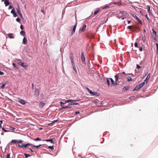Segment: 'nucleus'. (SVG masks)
<instances>
[{
    "instance_id": "obj_21",
    "label": "nucleus",
    "mask_w": 158,
    "mask_h": 158,
    "mask_svg": "<svg viewBox=\"0 0 158 158\" xmlns=\"http://www.w3.org/2000/svg\"><path fill=\"white\" fill-rule=\"evenodd\" d=\"M157 34H152V37L153 39L157 41V39L156 38Z\"/></svg>"
},
{
    "instance_id": "obj_6",
    "label": "nucleus",
    "mask_w": 158,
    "mask_h": 158,
    "mask_svg": "<svg viewBox=\"0 0 158 158\" xmlns=\"http://www.w3.org/2000/svg\"><path fill=\"white\" fill-rule=\"evenodd\" d=\"M81 58L83 64L85 65L86 64L85 62V56L84 53L83 52H81Z\"/></svg>"
},
{
    "instance_id": "obj_46",
    "label": "nucleus",
    "mask_w": 158,
    "mask_h": 158,
    "mask_svg": "<svg viewBox=\"0 0 158 158\" xmlns=\"http://www.w3.org/2000/svg\"><path fill=\"white\" fill-rule=\"evenodd\" d=\"M148 11L149 13H150V7L149 6H148Z\"/></svg>"
},
{
    "instance_id": "obj_61",
    "label": "nucleus",
    "mask_w": 158,
    "mask_h": 158,
    "mask_svg": "<svg viewBox=\"0 0 158 158\" xmlns=\"http://www.w3.org/2000/svg\"><path fill=\"white\" fill-rule=\"evenodd\" d=\"M20 28L22 30H23L24 29V27H23V26L21 24L20 25Z\"/></svg>"
},
{
    "instance_id": "obj_28",
    "label": "nucleus",
    "mask_w": 158,
    "mask_h": 158,
    "mask_svg": "<svg viewBox=\"0 0 158 158\" xmlns=\"http://www.w3.org/2000/svg\"><path fill=\"white\" fill-rule=\"evenodd\" d=\"M24 155L25 156V158H27L28 157H30L31 156V155H30L28 154H27L26 153H24Z\"/></svg>"
},
{
    "instance_id": "obj_56",
    "label": "nucleus",
    "mask_w": 158,
    "mask_h": 158,
    "mask_svg": "<svg viewBox=\"0 0 158 158\" xmlns=\"http://www.w3.org/2000/svg\"><path fill=\"white\" fill-rule=\"evenodd\" d=\"M88 37L89 38L93 39V38H94V36L93 35H91L90 36H88Z\"/></svg>"
},
{
    "instance_id": "obj_7",
    "label": "nucleus",
    "mask_w": 158,
    "mask_h": 158,
    "mask_svg": "<svg viewBox=\"0 0 158 158\" xmlns=\"http://www.w3.org/2000/svg\"><path fill=\"white\" fill-rule=\"evenodd\" d=\"M16 9L17 12V13L19 15V16L22 15V13L21 12V10L19 6L18 3H17V7L16 8Z\"/></svg>"
},
{
    "instance_id": "obj_52",
    "label": "nucleus",
    "mask_w": 158,
    "mask_h": 158,
    "mask_svg": "<svg viewBox=\"0 0 158 158\" xmlns=\"http://www.w3.org/2000/svg\"><path fill=\"white\" fill-rule=\"evenodd\" d=\"M16 21L18 22H19L21 21L19 17H18L16 19Z\"/></svg>"
},
{
    "instance_id": "obj_22",
    "label": "nucleus",
    "mask_w": 158,
    "mask_h": 158,
    "mask_svg": "<svg viewBox=\"0 0 158 158\" xmlns=\"http://www.w3.org/2000/svg\"><path fill=\"white\" fill-rule=\"evenodd\" d=\"M129 89V87L128 86H124L123 88V91L125 92V91H126L127 90H128Z\"/></svg>"
},
{
    "instance_id": "obj_32",
    "label": "nucleus",
    "mask_w": 158,
    "mask_h": 158,
    "mask_svg": "<svg viewBox=\"0 0 158 158\" xmlns=\"http://www.w3.org/2000/svg\"><path fill=\"white\" fill-rule=\"evenodd\" d=\"M23 141L21 139L18 140L17 145H18V144H19V145H20V144L22 143L23 142Z\"/></svg>"
},
{
    "instance_id": "obj_15",
    "label": "nucleus",
    "mask_w": 158,
    "mask_h": 158,
    "mask_svg": "<svg viewBox=\"0 0 158 158\" xmlns=\"http://www.w3.org/2000/svg\"><path fill=\"white\" fill-rule=\"evenodd\" d=\"M8 36L10 39H14L15 37L13 36V33H9L7 34Z\"/></svg>"
},
{
    "instance_id": "obj_9",
    "label": "nucleus",
    "mask_w": 158,
    "mask_h": 158,
    "mask_svg": "<svg viewBox=\"0 0 158 158\" xmlns=\"http://www.w3.org/2000/svg\"><path fill=\"white\" fill-rule=\"evenodd\" d=\"M142 87V86H141V84H140L136 86L134 89L132 91H134L135 90H138L141 88Z\"/></svg>"
},
{
    "instance_id": "obj_2",
    "label": "nucleus",
    "mask_w": 158,
    "mask_h": 158,
    "mask_svg": "<svg viewBox=\"0 0 158 158\" xmlns=\"http://www.w3.org/2000/svg\"><path fill=\"white\" fill-rule=\"evenodd\" d=\"M85 89L87 90L89 94L92 96H98L100 95V94L97 92H93L88 87H86L85 88Z\"/></svg>"
},
{
    "instance_id": "obj_20",
    "label": "nucleus",
    "mask_w": 158,
    "mask_h": 158,
    "mask_svg": "<svg viewBox=\"0 0 158 158\" xmlns=\"http://www.w3.org/2000/svg\"><path fill=\"white\" fill-rule=\"evenodd\" d=\"M100 11V9L99 8H97L96 9V10H95L94 12V15H96Z\"/></svg>"
},
{
    "instance_id": "obj_58",
    "label": "nucleus",
    "mask_w": 158,
    "mask_h": 158,
    "mask_svg": "<svg viewBox=\"0 0 158 158\" xmlns=\"http://www.w3.org/2000/svg\"><path fill=\"white\" fill-rule=\"evenodd\" d=\"M58 121V119H56V120H54L53 121V123H51L50 124H52V123H56V122H57Z\"/></svg>"
},
{
    "instance_id": "obj_23",
    "label": "nucleus",
    "mask_w": 158,
    "mask_h": 158,
    "mask_svg": "<svg viewBox=\"0 0 158 158\" xmlns=\"http://www.w3.org/2000/svg\"><path fill=\"white\" fill-rule=\"evenodd\" d=\"M33 140L35 141H45V140L41 139L39 137H37L36 139H33Z\"/></svg>"
},
{
    "instance_id": "obj_26",
    "label": "nucleus",
    "mask_w": 158,
    "mask_h": 158,
    "mask_svg": "<svg viewBox=\"0 0 158 158\" xmlns=\"http://www.w3.org/2000/svg\"><path fill=\"white\" fill-rule=\"evenodd\" d=\"M20 35L22 36H24L25 35V31H24L22 30L20 32Z\"/></svg>"
},
{
    "instance_id": "obj_49",
    "label": "nucleus",
    "mask_w": 158,
    "mask_h": 158,
    "mask_svg": "<svg viewBox=\"0 0 158 158\" xmlns=\"http://www.w3.org/2000/svg\"><path fill=\"white\" fill-rule=\"evenodd\" d=\"M145 17L146 18L147 20H148V21H149L150 20V19H149V17H148V15L147 14H146L145 15Z\"/></svg>"
},
{
    "instance_id": "obj_64",
    "label": "nucleus",
    "mask_w": 158,
    "mask_h": 158,
    "mask_svg": "<svg viewBox=\"0 0 158 158\" xmlns=\"http://www.w3.org/2000/svg\"><path fill=\"white\" fill-rule=\"evenodd\" d=\"M13 16L14 17H16L17 16V14L16 13H14V14H13Z\"/></svg>"
},
{
    "instance_id": "obj_8",
    "label": "nucleus",
    "mask_w": 158,
    "mask_h": 158,
    "mask_svg": "<svg viewBox=\"0 0 158 158\" xmlns=\"http://www.w3.org/2000/svg\"><path fill=\"white\" fill-rule=\"evenodd\" d=\"M18 100L19 102L23 105H25L26 103V102L25 100L21 99L20 98H18Z\"/></svg>"
},
{
    "instance_id": "obj_48",
    "label": "nucleus",
    "mask_w": 158,
    "mask_h": 158,
    "mask_svg": "<svg viewBox=\"0 0 158 158\" xmlns=\"http://www.w3.org/2000/svg\"><path fill=\"white\" fill-rule=\"evenodd\" d=\"M145 83H146V81H143L140 83V84L141 85V86L143 87V86L145 85Z\"/></svg>"
},
{
    "instance_id": "obj_41",
    "label": "nucleus",
    "mask_w": 158,
    "mask_h": 158,
    "mask_svg": "<svg viewBox=\"0 0 158 158\" xmlns=\"http://www.w3.org/2000/svg\"><path fill=\"white\" fill-rule=\"evenodd\" d=\"M48 147L49 148L51 149L52 150L54 149V148L53 145L52 146H48Z\"/></svg>"
},
{
    "instance_id": "obj_11",
    "label": "nucleus",
    "mask_w": 158,
    "mask_h": 158,
    "mask_svg": "<svg viewBox=\"0 0 158 158\" xmlns=\"http://www.w3.org/2000/svg\"><path fill=\"white\" fill-rule=\"evenodd\" d=\"M151 74L150 73L148 74L147 76L146 77V78L144 80L145 81H146V83L147 84L148 83V81L150 77Z\"/></svg>"
},
{
    "instance_id": "obj_4",
    "label": "nucleus",
    "mask_w": 158,
    "mask_h": 158,
    "mask_svg": "<svg viewBox=\"0 0 158 158\" xmlns=\"http://www.w3.org/2000/svg\"><path fill=\"white\" fill-rule=\"evenodd\" d=\"M18 64L19 65H20L21 66L24 67L25 69H27L28 67V65L27 64L23 62L20 61L18 62Z\"/></svg>"
},
{
    "instance_id": "obj_62",
    "label": "nucleus",
    "mask_w": 158,
    "mask_h": 158,
    "mask_svg": "<svg viewBox=\"0 0 158 158\" xmlns=\"http://www.w3.org/2000/svg\"><path fill=\"white\" fill-rule=\"evenodd\" d=\"M12 7H13V6H12V5H10L8 7V9L9 10H10V9H11L12 8Z\"/></svg>"
},
{
    "instance_id": "obj_51",
    "label": "nucleus",
    "mask_w": 158,
    "mask_h": 158,
    "mask_svg": "<svg viewBox=\"0 0 158 158\" xmlns=\"http://www.w3.org/2000/svg\"><path fill=\"white\" fill-rule=\"evenodd\" d=\"M146 40V38L145 37V36H144L142 38V40H143V42H145V41Z\"/></svg>"
},
{
    "instance_id": "obj_38",
    "label": "nucleus",
    "mask_w": 158,
    "mask_h": 158,
    "mask_svg": "<svg viewBox=\"0 0 158 158\" xmlns=\"http://www.w3.org/2000/svg\"><path fill=\"white\" fill-rule=\"evenodd\" d=\"M44 96L43 94H40V99L41 100H42L44 98Z\"/></svg>"
},
{
    "instance_id": "obj_29",
    "label": "nucleus",
    "mask_w": 158,
    "mask_h": 158,
    "mask_svg": "<svg viewBox=\"0 0 158 158\" xmlns=\"http://www.w3.org/2000/svg\"><path fill=\"white\" fill-rule=\"evenodd\" d=\"M73 69L74 70L75 72V73L76 74H77V69H76V66L75 65H74V66H73Z\"/></svg>"
},
{
    "instance_id": "obj_47",
    "label": "nucleus",
    "mask_w": 158,
    "mask_h": 158,
    "mask_svg": "<svg viewBox=\"0 0 158 158\" xmlns=\"http://www.w3.org/2000/svg\"><path fill=\"white\" fill-rule=\"evenodd\" d=\"M120 13L121 14H124L125 13L127 14V13L125 11H120Z\"/></svg>"
},
{
    "instance_id": "obj_34",
    "label": "nucleus",
    "mask_w": 158,
    "mask_h": 158,
    "mask_svg": "<svg viewBox=\"0 0 158 158\" xmlns=\"http://www.w3.org/2000/svg\"><path fill=\"white\" fill-rule=\"evenodd\" d=\"M11 142L12 143H18V140L16 139H12L11 141Z\"/></svg>"
},
{
    "instance_id": "obj_13",
    "label": "nucleus",
    "mask_w": 158,
    "mask_h": 158,
    "mask_svg": "<svg viewBox=\"0 0 158 158\" xmlns=\"http://www.w3.org/2000/svg\"><path fill=\"white\" fill-rule=\"evenodd\" d=\"M27 38L24 37L23 40L22 44H27Z\"/></svg>"
},
{
    "instance_id": "obj_40",
    "label": "nucleus",
    "mask_w": 158,
    "mask_h": 158,
    "mask_svg": "<svg viewBox=\"0 0 158 158\" xmlns=\"http://www.w3.org/2000/svg\"><path fill=\"white\" fill-rule=\"evenodd\" d=\"M133 27L132 25H130V26H128L127 27V29H131L132 28H133V27Z\"/></svg>"
},
{
    "instance_id": "obj_12",
    "label": "nucleus",
    "mask_w": 158,
    "mask_h": 158,
    "mask_svg": "<svg viewBox=\"0 0 158 158\" xmlns=\"http://www.w3.org/2000/svg\"><path fill=\"white\" fill-rule=\"evenodd\" d=\"M55 139L54 138H52L51 139H48L45 140V141H46L47 142H50L51 143H54V142L53 140H55Z\"/></svg>"
},
{
    "instance_id": "obj_39",
    "label": "nucleus",
    "mask_w": 158,
    "mask_h": 158,
    "mask_svg": "<svg viewBox=\"0 0 158 158\" xmlns=\"http://www.w3.org/2000/svg\"><path fill=\"white\" fill-rule=\"evenodd\" d=\"M15 13H16L15 9L14 8H13L11 11V13L13 14Z\"/></svg>"
},
{
    "instance_id": "obj_44",
    "label": "nucleus",
    "mask_w": 158,
    "mask_h": 158,
    "mask_svg": "<svg viewBox=\"0 0 158 158\" xmlns=\"http://www.w3.org/2000/svg\"><path fill=\"white\" fill-rule=\"evenodd\" d=\"M71 64L72 65V66H74V65H75L74 60H71Z\"/></svg>"
},
{
    "instance_id": "obj_54",
    "label": "nucleus",
    "mask_w": 158,
    "mask_h": 158,
    "mask_svg": "<svg viewBox=\"0 0 158 158\" xmlns=\"http://www.w3.org/2000/svg\"><path fill=\"white\" fill-rule=\"evenodd\" d=\"M32 147H33V148H39V147L38 145H34L33 144L32 145Z\"/></svg>"
},
{
    "instance_id": "obj_19",
    "label": "nucleus",
    "mask_w": 158,
    "mask_h": 158,
    "mask_svg": "<svg viewBox=\"0 0 158 158\" xmlns=\"http://www.w3.org/2000/svg\"><path fill=\"white\" fill-rule=\"evenodd\" d=\"M86 27V25L85 24H84L83 27H82L81 31L82 32H84L85 30Z\"/></svg>"
},
{
    "instance_id": "obj_63",
    "label": "nucleus",
    "mask_w": 158,
    "mask_h": 158,
    "mask_svg": "<svg viewBox=\"0 0 158 158\" xmlns=\"http://www.w3.org/2000/svg\"><path fill=\"white\" fill-rule=\"evenodd\" d=\"M6 158H10V153H8L7 155Z\"/></svg>"
},
{
    "instance_id": "obj_5",
    "label": "nucleus",
    "mask_w": 158,
    "mask_h": 158,
    "mask_svg": "<svg viewBox=\"0 0 158 158\" xmlns=\"http://www.w3.org/2000/svg\"><path fill=\"white\" fill-rule=\"evenodd\" d=\"M131 15L137 21H138V22L141 24H142V22L141 20L135 14H131Z\"/></svg>"
},
{
    "instance_id": "obj_57",
    "label": "nucleus",
    "mask_w": 158,
    "mask_h": 158,
    "mask_svg": "<svg viewBox=\"0 0 158 158\" xmlns=\"http://www.w3.org/2000/svg\"><path fill=\"white\" fill-rule=\"evenodd\" d=\"M111 84L112 86H113V84H114V80H111Z\"/></svg>"
},
{
    "instance_id": "obj_16",
    "label": "nucleus",
    "mask_w": 158,
    "mask_h": 158,
    "mask_svg": "<svg viewBox=\"0 0 158 158\" xmlns=\"http://www.w3.org/2000/svg\"><path fill=\"white\" fill-rule=\"evenodd\" d=\"M34 93H35V95L37 96H38L39 95V89L37 88H36L34 91Z\"/></svg>"
},
{
    "instance_id": "obj_59",
    "label": "nucleus",
    "mask_w": 158,
    "mask_h": 158,
    "mask_svg": "<svg viewBox=\"0 0 158 158\" xmlns=\"http://www.w3.org/2000/svg\"><path fill=\"white\" fill-rule=\"evenodd\" d=\"M80 100V99H75V100H73V102H79Z\"/></svg>"
},
{
    "instance_id": "obj_3",
    "label": "nucleus",
    "mask_w": 158,
    "mask_h": 158,
    "mask_svg": "<svg viewBox=\"0 0 158 158\" xmlns=\"http://www.w3.org/2000/svg\"><path fill=\"white\" fill-rule=\"evenodd\" d=\"M33 144L30 143H27L25 144L22 143L21 145H19L18 144V146L19 148H23L24 149L27 148V146H32Z\"/></svg>"
},
{
    "instance_id": "obj_33",
    "label": "nucleus",
    "mask_w": 158,
    "mask_h": 158,
    "mask_svg": "<svg viewBox=\"0 0 158 158\" xmlns=\"http://www.w3.org/2000/svg\"><path fill=\"white\" fill-rule=\"evenodd\" d=\"M127 81H131L133 80V79L131 77L129 76L127 77Z\"/></svg>"
},
{
    "instance_id": "obj_24",
    "label": "nucleus",
    "mask_w": 158,
    "mask_h": 158,
    "mask_svg": "<svg viewBox=\"0 0 158 158\" xmlns=\"http://www.w3.org/2000/svg\"><path fill=\"white\" fill-rule=\"evenodd\" d=\"M114 77L115 78V80L116 81H119V79H120V78H119V76L117 74L115 75Z\"/></svg>"
},
{
    "instance_id": "obj_31",
    "label": "nucleus",
    "mask_w": 158,
    "mask_h": 158,
    "mask_svg": "<svg viewBox=\"0 0 158 158\" xmlns=\"http://www.w3.org/2000/svg\"><path fill=\"white\" fill-rule=\"evenodd\" d=\"M105 83L107 84L108 86H109L110 85V81L108 79H107Z\"/></svg>"
},
{
    "instance_id": "obj_25",
    "label": "nucleus",
    "mask_w": 158,
    "mask_h": 158,
    "mask_svg": "<svg viewBox=\"0 0 158 158\" xmlns=\"http://www.w3.org/2000/svg\"><path fill=\"white\" fill-rule=\"evenodd\" d=\"M101 8L103 9L104 10L106 8H109V6L107 4H106L105 6H104L101 7Z\"/></svg>"
},
{
    "instance_id": "obj_60",
    "label": "nucleus",
    "mask_w": 158,
    "mask_h": 158,
    "mask_svg": "<svg viewBox=\"0 0 158 158\" xmlns=\"http://www.w3.org/2000/svg\"><path fill=\"white\" fill-rule=\"evenodd\" d=\"M138 43L137 42H135L134 44V46L135 47H138Z\"/></svg>"
},
{
    "instance_id": "obj_27",
    "label": "nucleus",
    "mask_w": 158,
    "mask_h": 158,
    "mask_svg": "<svg viewBox=\"0 0 158 158\" xmlns=\"http://www.w3.org/2000/svg\"><path fill=\"white\" fill-rule=\"evenodd\" d=\"M70 59L71 60H73V55L72 53H71L70 55Z\"/></svg>"
},
{
    "instance_id": "obj_18",
    "label": "nucleus",
    "mask_w": 158,
    "mask_h": 158,
    "mask_svg": "<svg viewBox=\"0 0 158 158\" xmlns=\"http://www.w3.org/2000/svg\"><path fill=\"white\" fill-rule=\"evenodd\" d=\"M27 149L28 150H27L26 151V152H35L34 150H33L31 148H29V147L27 148Z\"/></svg>"
},
{
    "instance_id": "obj_45",
    "label": "nucleus",
    "mask_w": 158,
    "mask_h": 158,
    "mask_svg": "<svg viewBox=\"0 0 158 158\" xmlns=\"http://www.w3.org/2000/svg\"><path fill=\"white\" fill-rule=\"evenodd\" d=\"M156 53L158 54V44L156 43Z\"/></svg>"
},
{
    "instance_id": "obj_17",
    "label": "nucleus",
    "mask_w": 158,
    "mask_h": 158,
    "mask_svg": "<svg viewBox=\"0 0 158 158\" xmlns=\"http://www.w3.org/2000/svg\"><path fill=\"white\" fill-rule=\"evenodd\" d=\"M4 3L5 4V6H7L10 4V3L8 0H5Z\"/></svg>"
},
{
    "instance_id": "obj_42",
    "label": "nucleus",
    "mask_w": 158,
    "mask_h": 158,
    "mask_svg": "<svg viewBox=\"0 0 158 158\" xmlns=\"http://www.w3.org/2000/svg\"><path fill=\"white\" fill-rule=\"evenodd\" d=\"M152 34H156V32L154 29H152Z\"/></svg>"
},
{
    "instance_id": "obj_50",
    "label": "nucleus",
    "mask_w": 158,
    "mask_h": 158,
    "mask_svg": "<svg viewBox=\"0 0 158 158\" xmlns=\"http://www.w3.org/2000/svg\"><path fill=\"white\" fill-rule=\"evenodd\" d=\"M65 103H66L65 102V103H64L61 101L60 102V104L61 105V106H62V107L63 106V105H64Z\"/></svg>"
},
{
    "instance_id": "obj_30",
    "label": "nucleus",
    "mask_w": 158,
    "mask_h": 158,
    "mask_svg": "<svg viewBox=\"0 0 158 158\" xmlns=\"http://www.w3.org/2000/svg\"><path fill=\"white\" fill-rule=\"evenodd\" d=\"M7 84L6 83H5L3 84H2L0 87V88L2 89H3L5 87V85Z\"/></svg>"
},
{
    "instance_id": "obj_55",
    "label": "nucleus",
    "mask_w": 158,
    "mask_h": 158,
    "mask_svg": "<svg viewBox=\"0 0 158 158\" xmlns=\"http://www.w3.org/2000/svg\"><path fill=\"white\" fill-rule=\"evenodd\" d=\"M118 81H114V84L113 85V86H115L117 85L118 84Z\"/></svg>"
},
{
    "instance_id": "obj_10",
    "label": "nucleus",
    "mask_w": 158,
    "mask_h": 158,
    "mask_svg": "<svg viewBox=\"0 0 158 158\" xmlns=\"http://www.w3.org/2000/svg\"><path fill=\"white\" fill-rule=\"evenodd\" d=\"M77 23L76 22V24L73 26L72 30V32L71 33V35H73L74 34L76 28L77 26Z\"/></svg>"
},
{
    "instance_id": "obj_43",
    "label": "nucleus",
    "mask_w": 158,
    "mask_h": 158,
    "mask_svg": "<svg viewBox=\"0 0 158 158\" xmlns=\"http://www.w3.org/2000/svg\"><path fill=\"white\" fill-rule=\"evenodd\" d=\"M12 64L14 67H15L17 69H18V68L16 64L15 63H13Z\"/></svg>"
},
{
    "instance_id": "obj_1",
    "label": "nucleus",
    "mask_w": 158,
    "mask_h": 158,
    "mask_svg": "<svg viewBox=\"0 0 158 158\" xmlns=\"http://www.w3.org/2000/svg\"><path fill=\"white\" fill-rule=\"evenodd\" d=\"M79 103L77 102H71L69 103L67 106H62L61 108H59V110H61L64 109H66L67 108H70L72 107V106L74 105H79Z\"/></svg>"
},
{
    "instance_id": "obj_36",
    "label": "nucleus",
    "mask_w": 158,
    "mask_h": 158,
    "mask_svg": "<svg viewBox=\"0 0 158 158\" xmlns=\"http://www.w3.org/2000/svg\"><path fill=\"white\" fill-rule=\"evenodd\" d=\"M2 130L4 132H11V131L10 130H6L4 127H2Z\"/></svg>"
},
{
    "instance_id": "obj_14",
    "label": "nucleus",
    "mask_w": 158,
    "mask_h": 158,
    "mask_svg": "<svg viewBox=\"0 0 158 158\" xmlns=\"http://www.w3.org/2000/svg\"><path fill=\"white\" fill-rule=\"evenodd\" d=\"M45 105V103L44 102H41L39 104V107L41 108H43Z\"/></svg>"
},
{
    "instance_id": "obj_37",
    "label": "nucleus",
    "mask_w": 158,
    "mask_h": 158,
    "mask_svg": "<svg viewBox=\"0 0 158 158\" xmlns=\"http://www.w3.org/2000/svg\"><path fill=\"white\" fill-rule=\"evenodd\" d=\"M133 29L135 30H140V28L139 27H137V26H134V27H133Z\"/></svg>"
},
{
    "instance_id": "obj_53",
    "label": "nucleus",
    "mask_w": 158,
    "mask_h": 158,
    "mask_svg": "<svg viewBox=\"0 0 158 158\" xmlns=\"http://www.w3.org/2000/svg\"><path fill=\"white\" fill-rule=\"evenodd\" d=\"M136 68L138 69H139L141 68V67L139 66V64H136Z\"/></svg>"
},
{
    "instance_id": "obj_35",
    "label": "nucleus",
    "mask_w": 158,
    "mask_h": 158,
    "mask_svg": "<svg viewBox=\"0 0 158 158\" xmlns=\"http://www.w3.org/2000/svg\"><path fill=\"white\" fill-rule=\"evenodd\" d=\"M73 99H68L67 100H66L65 101V102L66 103H69V102H73Z\"/></svg>"
}]
</instances>
